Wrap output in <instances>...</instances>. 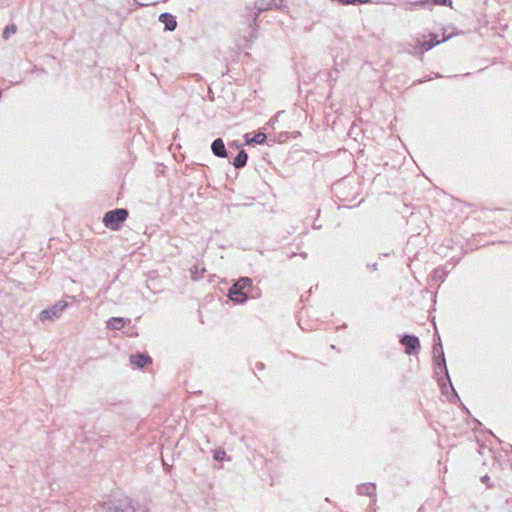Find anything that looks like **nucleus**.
<instances>
[{
    "label": "nucleus",
    "instance_id": "nucleus-1",
    "mask_svg": "<svg viewBox=\"0 0 512 512\" xmlns=\"http://www.w3.org/2000/svg\"><path fill=\"white\" fill-rule=\"evenodd\" d=\"M68 306L66 301L60 300L51 307L44 309L39 314V320L42 323L53 322L62 316L63 311Z\"/></svg>",
    "mask_w": 512,
    "mask_h": 512
},
{
    "label": "nucleus",
    "instance_id": "nucleus-2",
    "mask_svg": "<svg viewBox=\"0 0 512 512\" xmlns=\"http://www.w3.org/2000/svg\"><path fill=\"white\" fill-rule=\"evenodd\" d=\"M128 212L125 209H116L109 211L103 218V223L111 230H118L120 225L126 220Z\"/></svg>",
    "mask_w": 512,
    "mask_h": 512
},
{
    "label": "nucleus",
    "instance_id": "nucleus-3",
    "mask_svg": "<svg viewBox=\"0 0 512 512\" xmlns=\"http://www.w3.org/2000/svg\"><path fill=\"white\" fill-rule=\"evenodd\" d=\"M401 343L405 346V352L407 354H412L420 347V343L417 337L405 335L401 339Z\"/></svg>",
    "mask_w": 512,
    "mask_h": 512
},
{
    "label": "nucleus",
    "instance_id": "nucleus-4",
    "mask_svg": "<svg viewBox=\"0 0 512 512\" xmlns=\"http://www.w3.org/2000/svg\"><path fill=\"white\" fill-rule=\"evenodd\" d=\"M211 149H212V152L214 153V155H216L217 157L223 158V157H226V155H227L224 142L220 138H217L216 140H214V142L211 145Z\"/></svg>",
    "mask_w": 512,
    "mask_h": 512
},
{
    "label": "nucleus",
    "instance_id": "nucleus-5",
    "mask_svg": "<svg viewBox=\"0 0 512 512\" xmlns=\"http://www.w3.org/2000/svg\"><path fill=\"white\" fill-rule=\"evenodd\" d=\"M130 362L138 368H143L150 362V358L145 354H136L130 356Z\"/></svg>",
    "mask_w": 512,
    "mask_h": 512
},
{
    "label": "nucleus",
    "instance_id": "nucleus-6",
    "mask_svg": "<svg viewBox=\"0 0 512 512\" xmlns=\"http://www.w3.org/2000/svg\"><path fill=\"white\" fill-rule=\"evenodd\" d=\"M430 37H431V41H427L425 39H422V40H418V45L423 48L424 50H430L432 47H434L435 45L441 43V41L437 40V35H434V34H430ZM449 37H445L443 41L447 40Z\"/></svg>",
    "mask_w": 512,
    "mask_h": 512
},
{
    "label": "nucleus",
    "instance_id": "nucleus-7",
    "mask_svg": "<svg viewBox=\"0 0 512 512\" xmlns=\"http://www.w3.org/2000/svg\"><path fill=\"white\" fill-rule=\"evenodd\" d=\"M160 21L164 23L166 30L173 31L176 28V20L170 14H161Z\"/></svg>",
    "mask_w": 512,
    "mask_h": 512
},
{
    "label": "nucleus",
    "instance_id": "nucleus-8",
    "mask_svg": "<svg viewBox=\"0 0 512 512\" xmlns=\"http://www.w3.org/2000/svg\"><path fill=\"white\" fill-rule=\"evenodd\" d=\"M229 296L232 301H235L238 303H242L247 299V296L244 293H242V291L240 289L235 288L234 285L230 290Z\"/></svg>",
    "mask_w": 512,
    "mask_h": 512
},
{
    "label": "nucleus",
    "instance_id": "nucleus-9",
    "mask_svg": "<svg viewBox=\"0 0 512 512\" xmlns=\"http://www.w3.org/2000/svg\"><path fill=\"white\" fill-rule=\"evenodd\" d=\"M125 323L126 321L124 318L114 317L108 321L107 326L109 329L112 330H120L121 328L124 327Z\"/></svg>",
    "mask_w": 512,
    "mask_h": 512
},
{
    "label": "nucleus",
    "instance_id": "nucleus-10",
    "mask_svg": "<svg viewBox=\"0 0 512 512\" xmlns=\"http://www.w3.org/2000/svg\"><path fill=\"white\" fill-rule=\"evenodd\" d=\"M247 159H248V155L246 154L245 151L242 150L238 153V155L234 159L233 165L236 168H241L246 165Z\"/></svg>",
    "mask_w": 512,
    "mask_h": 512
},
{
    "label": "nucleus",
    "instance_id": "nucleus-11",
    "mask_svg": "<svg viewBox=\"0 0 512 512\" xmlns=\"http://www.w3.org/2000/svg\"><path fill=\"white\" fill-rule=\"evenodd\" d=\"M429 3V0H420V1H416L414 3H411V5L413 6H425ZM433 3L436 4V5H447V6H452V1L450 0H433Z\"/></svg>",
    "mask_w": 512,
    "mask_h": 512
},
{
    "label": "nucleus",
    "instance_id": "nucleus-12",
    "mask_svg": "<svg viewBox=\"0 0 512 512\" xmlns=\"http://www.w3.org/2000/svg\"><path fill=\"white\" fill-rule=\"evenodd\" d=\"M245 137H246L247 144L252 143V142H254L256 144H263L267 138L266 134H264L262 132L255 134L254 137L251 139L248 138V135H246Z\"/></svg>",
    "mask_w": 512,
    "mask_h": 512
},
{
    "label": "nucleus",
    "instance_id": "nucleus-13",
    "mask_svg": "<svg viewBox=\"0 0 512 512\" xmlns=\"http://www.w3.org/2000/svg\"><path fill=\"white\" fill-rule=\"evenodd\" d=\"M375 486L373 484H366V485H362L360 488H359V491L361 494H366L368 496H372L375 494Z\"/></svg>",
    "mask_w": 512,
    "mask_h": 512
},
{
    "label": "nucleus",
    "instance_id": "nucleus-14",
    "mask_svg": "<svg viewBox=\"0 0 512 512\" xmlns=\"http://www.w3.org/2000/svg\"><path fill=\"white\" fill-rule=\"evenodd\" d=\"M434 354L436 355L437 359V364H441L445 362V359H444V355H443V351H442V348H441V344H439V348L437 346H434Z\"/></svg>",
    "mask_w": 512,
    "mask_h": 512
},
{
    "label": "nucleus",
    "instance_id": "nucleus-15",
    "mask_svg": "<svg viewBox=\"0 0 512 512\" xmlns=\"http://www.w3.org/2000/svg\"><path fill=\"white\" fill-rule=\"evenodd\" d=\"M17 32V27L12 24L7 26L3 31V38L8 39L11 35L15 34Z\"/></svg>",
    "mask_w": 512,
    "mask_h": 512
},
{
    "label": "nucleus",
    "instance_id": "nucleus-16",
    "mask_svg": "<svg viewBox=\"0 0 512 512\" xmlns=\"http://www.w3.org/2000/svg\"><path fill=\"white\" fill-rule=\"evenodd\" d=\"M280 2H282V0H279ZM272 6H276L278 7L279 4L277 3L276 0H273V3H270L268 5H264L262 2H257L256 3V7L259 11H264V10H268L270 8H272Z\"/></svg>",
    "mask_w": 512,
    "mask_h": 512
},
{
    "label": "nucleus",
    "instance_id": "nucleus-17",
    "mask_svg": "<svg viewBox=\"0 0 512 512\" xmlns=\"http://www.w3.org/2000/svg\"><path fill=\"white\" fill-rule=\"evenodd\" d=\"M251 284V280L249 278H241L237 283L234 284L235 288L242 290L246 286Z\"/></svg>",
    "mask_w": 512,
    "mask_h": 512
},
{
    "label": "nucleus",
    "instance_id": "nucleus-18",
    "mask_svg": "<svg viewBox=\"0 0 512 512\" xmlns=\"http://www.w3.org/2000/svg\"><path fill=\"white\" fill-rule=\"evenodd\" d=\"M225 456H226V452L224 450L215 451V454H214L215 460L222 461V460H224Z\"/></svg>",
    "mask_w": 512,
    "mask_h": 512
},
{
    "label": "nucleus",
    "instance_id": "nucleus-19",
    "mask_svg": "<svg viewBox=\"0 0 512 512\" xmlns=\"http://www.w3.org/2000/svg\"><path fill=\"white\" fill-rule=\"evenodd\" d=\"M343 4H353L355 2L368 3L370 0H339Z\"/></svg>",
    "mask_w": 512,
    "mask_h": 512
},
{
    "label": "nucleus",
    "instance_id": "nucleus-20",
    "mask_svg": "<svg viewBox=\"0 0 512 512\" xmlns=\"http://www.w3.org/2000/svg\"><path fill=\"white\" fill-rule=\"evenodd\" d=\"M106 512H128V511H125V510H122V509H118L116 507H108Z\"/></svg>",
    "mask_w": 512,
    "mask_h": 512
},
{
    "label": "nucleus",
    "instance_id": "nucleus-21",
    "mask_svg": "<svg viewBox=\"0 0 512 512\" xmlns=\"http://www.w3.org/2000/svg\"><path fill=\"white\" fill-rule=\"evenodd\" d=\"M487 480H488V477H487V476H484V477L482 478V481H483V482H485V481H487Z\"/></svg>",
    "mask_w": 512,
    "mask_h": 512
}]
</instances>
